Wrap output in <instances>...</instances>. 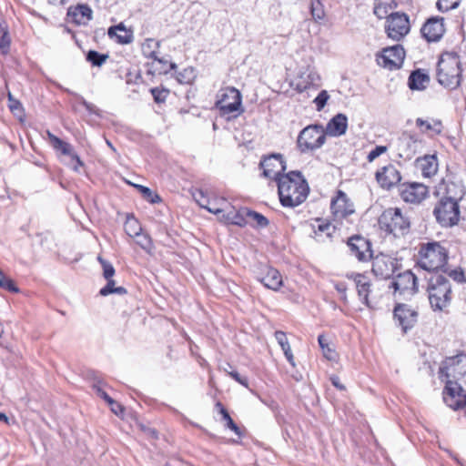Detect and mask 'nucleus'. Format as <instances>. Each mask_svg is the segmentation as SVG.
Instances as JSON below:
<instances>
[{"mask_svg": "<svg viewBox=\"0 0 466 466\" xmlns=\"http://www.w3.org/2000/svg\"><path fill=\"white\" fill-rule=\"evenodd\" d=\"M193 198L196 200V202L203 208H205V207L208 205V202L210 200L202 189H197L193 193Z\"/></svg>", "mask_w": 466, "mask_h": 466, "instance_id": "603ef678", "label": "nucleus"}, {"mask_svg": "<svg viewBox=\"0 0 466 466\" xmlns=\"http://www.w3.org/2000/svg\"><path fill=\"white\" fill-rule=\"evenodd\" d=\"M421 140H420L415 135L409 133L402 134L397 141L396 148L400 157L410 160L419 151L420 147Z\"/></svg>", "mask_w": 466, "mask_h": 466, "instance_id": "dca6fc26", "label": "nucleus"}, {"mask_svg": "<svg viewBox=\"0 0 466 466\" xmlns=\"http://www.w3.org/2000/svg\"><path fill=\"white\" fill-rule=\"evenodd\" d=\"M405 57L404 48L400 45L384 48L380 55L377 56L376 61L379 66L389 70L399 69Z\"/></svg>", "mask_w": 466, "mask_h": 466, "instance_id": "f8f14e48", "label": "nucleus"}, {"mask_svg": "<svg viewBox=\"0 0 466 466\" xmlns=\"http://www.w3.org/2000/svg\"><path fill=\"white\" fill-rule=\"evenodd\" d=\"M97 259L103 268L104 278L106 279H112L116 272L112 264L106 261V259L102 258L100 256L97 258Z\"/></svg>", "mask_w": 466, "mask_h": 466, "instance_id": "de8ad7c7", "label": "nucleus"}, {"mask_svg": "<svg viewBox=\"0 0 466 466\" xmlns=\"http://www.w3.org/2000/svg\"><path fill=\"white\" fill-rule=\"evenodd\" d=\"M427 291L431 308L443 310L451 300V286L448 278L439 272L431 273Z\"/></svg>", "mask_w": 466, "mask_h": 466, "instance_id": "7ed1b4c3", "label": "nucleus"}, {"mask_svg": "<svg viewBox=\"0 0 466 466\" xmlns=\"http://www.w3.org/2000/svg\"><path fill=\"white\" fill-rule=\"evenodd\" d=\"M309 188L299 171H291L279 178L278 192L282 206L295 208L304 202Z\"/></svg>", "mask_w": 466, "mask_h": 466, "instance_id": "f257e3e1", "label": "nucleus"}, {"mask_svg": "<svg viewBox=\"0 0 466 466\" xmlns=\"http://www.w3.org/2000/svg\"><path fill=\"white\" fill-rule=\"evenodd\" d=\"M376 180L381 187L390 189L398 185L401 180V176L397 167L389 164L376 172Z\"/></svg>", "mask_w": 466, "mask_h": 466, "instance_id": "4be33fe9", "label": "nucleus"}, {"mask_svg": "<svg viewBox=\"0 0 466 466\" xmlns=\"http://www.w3.org/2000/svg\"><path fill=\"white\" fill-rule=\"evenodd\" d=\"M461 0H438L437 8L441 12H448L458 7Z\"/></svg>", "mask_w": 466, "mask_h": 466, "instance_id": "49530a36", "label": "nucleus"}, {"mask_svg": "<svg viewBox=\"0 0 466 466\" xmlns=\"http://www.w3.org/2000/svg\"><path fill=\"white\" fill-rule=\"evenodd\" d=\"M394 0H375L373 12L379 19L387 18L395 7Z\"/></svg>", "mask_w": 466, "mask_h": 466, "instance_id": "72a5a7b5", "label": "nucleus"}, {"mask_svg": "<svg viewBox=\"0 0 466 466\" xmlns=\"http://www.w3.org/2000/svg\"><path fill=\"white\" fill-rule=\"evenodd\" d=\"M445 197L442 198L454 200L458 203L465 195V187L461 179L454 176H449L445 180Z\"/></svg>", "mask_w": 466, "mask_h": 466, "instance_id": "393cba45", "label": "nucleus"}, {"mask_svg": "<svg viewBox=\"0 0 466 466\" xmlns=\"http://www.w3.org/2000/svg\"><path fill=\"white\" fill-rule=\"evenodd\" d=\"M260 167L263 169L265 177L279 183V178L284 176L282 173L286 170V164L281 154H272L261 160Z\"/></svg>", "mask_w": 466, "mask_h": 466, "instance_id": "4468645a", "label": "nucleus"}, {"mask_svg": "<svg viewBox=\"0 0 466 466\" xmlns=\"http://www.w3.org/2000/svg\"><path fill=\"white\" fill-rule=\"evenodd\" d=\"M153 46L159 47V42H155L153 39H147L142 45V51L145 56L151 59H157V52L152 49Z\"/></svg>", "mask_w": 466, "mask_h": 466, "instance_id": "a19ab883", "label": "nucleus"}, {"mask_svg": "<svg viewBox=\"0 0 466 466\" xmlns=\"http://www.w3.org/2000/svg\"><path fill=\"white\" fill-rule=\"evenodd\" d=\"M228 375L234 379L236 381H238L239 384L248 387V381L246 377H242L238 371L231 370L228 372Z\"/></svg>", "mask_w": 466, "mask_h": 466, "instance_id": "052dcab7", "label": "nucleus"}, {"mask_svg": "<svg viewBox=\"0 0 466 466\" xmlns=\"http://www.w3.org/2000/svg\"><path fill=\"white\" fill-rule=\"evenodd\" d=\"M387 151V147L385 146H377L375 148H373L367 157V160L371 163L373 162L377 157H379L380 155L385 153Z\"/></svg>", "mask_w": 466, "mask_h": 466, "instance_id": "4d7b16f0", "label": "nucleus"}, {"mask_svg": "<svg viewBox=\"0 0 466 466\" xmlns=\"http://www.w3.org/2000/svg\"><path fill=\"white\" fill-rule=\"evenodd\" d=\"M216 408L218 410V412L222 416V420H225L226 418L229 416L228 410L224 408V406L220 402L216 403Z\"/></svg>", "mask_w": 466, "mask_h": 466, "instance_id": "69168bd1", "label": "nucleus"}, {"mask_svg": "<svg viewBox=\"0 0 466 466\" xmlns=\"http://www.w3.org/2000/svg\"><path fill=\"white\" fill-rule=\"evenodd\" d=\"M107 58V56L99 54L96 51L91 50L87 53L86 59L93 66H101Z\"/></svg>", "mask_w": 466, "mask_h": 466, "instance_id": "c03bdc74", "label": "nucleus"}, {"mask_svg": "<svg viewBox=\"0 0 466 466\" xmlns=\"http://www.w3.org/2000/svg\"><path fill=\"white\" fill-rule=\"evenodd\" d=\"M399 191L401 198L410 203H420L428 193L427 187L420 183L401 184Z\"/></svg>", "mask_w": 466, "mask_h": 466, "instance_id": "aec40b11", "label": "nucleus"}, {"mask_svg": "<svg viewBox=\"0 0 466 466\" xmlns=\"http://www.w3.org/2000/svg\"><path fill=\"white\" fill-rule=\"evenodd\" d=\"M386 32L390 38L395 41L402 39L410 29L407 15L391 13L387 19Z\"/></svg>", "mask_w": 466, "mask_h": 466, "instance_id": "9b49d317", "label": "nucleus"}, {"mask_svg": "<svg viewBox=\"0 0 466 466\" xmlns=\"http://www.w3.org/2000/svg\"><path fill=\"white\" fill-rule=\"evenodd\" d=\"M275 338L283 351L289 350V349H290V345L289 343V340L287 339L285 332L280 331V330L276 331Z\"/></svg>", "mask_w": 466, "mask_h": 466, "instance_id": "5fc2aeb1", "label": "nucleus"}, {"mask_svg": "<svg viewBox=\"0 0 466 466\" xmlns=\"http://www.w3.org/2000/svg\"><path fill=\"white\" fill-rule=\"evenodd\" d=\"M416 126L420 128L422 133L430 136L440 135L442 132V123L439 119H422L418 117L416 119Z\"/></svg>", "mask_w": 466, "mask_h": 466, "instance_id": "c85d7f7f", "label": "nucleus"}, {"mask_svg": "<svg viewBox=\"0 0 466 466\" xmlns=\"http://www.w3.org/2000/svg\"><path fill=\"white\" fill-rule=\"evenodd\" d=\"M299 78L300 80L297 83V89L299 92H303L311 85H315L319 81V76L316 72L309 71L308 73H303Z\"/></svg>", "mask_w": 466, "mask_h": 466, "instance_id": "f704fd0d", "label": "nucleus"}, {"mask_svg": "<svg viewBox=\"0 0 466 466\" xmlns=\"http://www.w3.org/2000/svg\"><path fill=\"white\" fill-rule=\"evenodd\" d=\"M461 65L459 56L453 52L443 53L437 65V80L442 86L456 89L461 81Z\"/></svg>", "mask_w": 466, "mask_h": 466, "instance_id": "f03ea898", "label": "nucleus"}, {"mask_svg": "<svg viewBox=\"0 0 466 466\" xmlns=\"http://www.w3.org/2000/svg\"><path fill=\"white\" fill-rule=\"evenodd\" d=\"M0 287L14 293H17L19 291L18 288L15 286L14 281L4 275V273L0 270Z\"/></svg>", "mask_w": 466, "mask_h": 466, "instance_id": "a18cd8bd", "label": "nucleus"}, {"mask_svg": "<svg viewBox=\"0 0 466 466\" xmlns=\"http://www.w3.org/2000/svg\"><path fill=\"white\" fill-rule=\"evenodd\" d=\"M109 405L111 407V410L115 414L118 415V414L123 412V407L119 403H117L116 401H115V404H109Z\"/></svg>", "mask_w": 466, "mask_h": 466, "instance_id": "338daca9", "label": "nucleus"}, {"mask_svg": "<svg viewBox=\"0 0 466 466\" xmlns=\"http://www.w3.org/2000/svg\"><path fill=\"white\" fill-rule=\"evenodd\" d=\"M46 136L49 144L56 151H60L63 155L69 156L73 160L76 161V165L73 167L75 171H78L80 167L84 166L83 161L79 156L74 151L73 147L52 134L49 130L46 131Z\"/></svg>", "mask_w": 466, "mask_h": 466, "instance_id": "412c9836", "label": "nucleus"}, {"mask_svg": "<svg viewBox=\"0 0 466 466\" xmlns=\"http://www.w3.org/2000/svg\"><path fill=\"white\" fill-rule=\"evenodd\" d=\"M225 427L230 429L233 431L238 436H241L242 432L239 429V427L234 422L230 415L225 419Z\"/></svg>", "mask_w": 466, "mask_h": 466, "instance_id": "13d9d810", "label": "nucleus"}, {"mask_svg": "<svg viewBox=\"0 0 466 466\" xmlns=\"http://www.w3.org/2000/svg\"><path fill=\"white\" fill-rule=\"evenodd\" d=\"M396 258L380 253L372 258V273L381 279H390L400 268Z\"/></svg>", "mask_w": 466, "mask_h": 466, "instance_id": "9d476101", "label": "nucleus"}, {"mask_svg": "<svg viewBox=\"0 0 466 466\" xmlns=\"http://www.w3.org/2000/svg\"><path fill=\"white\" fill-rule=\"evenodd\" d=\"M8 98H9L10 110L14 113L21 112V110H22L21 103L18 100L13 98L10 93L8 94Z\"/></svg>", "mask_w": 466, "mask_h": 466, "instance_id": "bf43d9fd", "label": "nucleus"}, {"mask_svg": "<svg viewBox=\"0 0 466 466\" xmlns=\"http://www.w3.org/2000/svg\"><path fill=\"white\" fill-rule=\"evenodd\" d=\"M380 228L395 238L407 235L410 228V220L399 208L385 209L379 218Z\"/></svg>", "mask_w": 466, "mask_h": 466, "instance_id": "20e7f679", "label": "nucleus"}, {"mask_svg": "<svg viewBox=\"0 0 466 466\" xmlns=\"http://www.w3.org/2000/svg\"><path fill=\"white\" fill-rule=\"evenodd\" d=\"M420 32L428 42L440 40L445 32L443 18L431 17L428 19Z\"/></svg>", "mask_w": 466, "mask_h": 466, "instance_id": "5701e85b", "label": "nucleus"}, {"mask_svg": "<svg viewBox=\"0 0 466 466\" xmlns=\"http://www.w3.org/2000/svg\"><path fill=\"white\" fill-rule=\"evenodd\" d=\"M433 214L442 227H452L460 218L459 205L454 200L441 198L434 208Z\"/></svg>", "mask_w": 466, "mask_h": 466, "instance_id": "6e6552de", "label": "nucleus"}, {"mask_svg": "<svg viewBox=\"0 0 466 466\" xmlns=\"http://www.w3.org/2000/svg\"><path fill=\"white\" fill-rule=\"evenodd\" d=\"M150 91L154 97L155 102L157 103L165 102L169 94L167 89H160L158 87L152 88Z\"/></svg>", "mask_w": 466, "mask_h": 466, "instance_id": "3c124183", "label": "nucleus"}, {"mask_svg": "<svg viewBox=\"0 0 466 466\" xmlns=\"http://www.w3.org/2000/svg\"><path fill=\"white\" fill-rule=\"evenodd\" d=\"M125 231L129 237L135 238L142 231V228L137 219L134 217H127L125 223Z\"/></svg>", "mask_w": 466, "mask_h": 466, "instance_id": "4c0bfd02", "label": "nucleus"}, {"mask_svg": "<svg viewBox=\"0 0 466 466\" xmlns=\"http://www.w3.org/2000/svg\"><path fill=\"white\" fill-rule=\"evenodd\" d=\"M430 77L420 70L413 71L408 80L409 87L412 90H423L426 88Z\"/></svg>", "mask_w": 466, "mask_h": 466, "instance_id": "473e14b6", "label": "nucleus"}, {"mask_svg": "<svg viewBox=\"0 0 466 466\" xmlns=\"http://www.w3.org/2000/svg\"><path fill=\"white\" fill-rule=\"evenodd\" d=\"M0 49L3 54H7L10 47V37L8 35V31H5L0 34Z\"/></svg>", "mask_w": 466, "mask_h": 466, "instance_id": "6e6d98bb", "label": "nucleus"}, {"mask_svg": "<svg viewBox=\"0 0 466 466\" xmlns=\"http://www.w3.org/2000/svg\"><path fill=\"white\" fill-rule=\"evenodd\" d=\"M68 93L74 95L79 103L83 105L90 114L99 116V109L94 104L87 102L82 96L78 94L72 93L70 91H68Z\"/></svg>", "mask_w": 466, "mask_h": 466, "instance_id": "09e8293b", "label": "nucleus"}, {"mask_svg": "<svg viewBox=\"0 0 466 466\" xmlns=\"http://www.w3.org/2000/svg\"><path fill=\"white\" fill-rule=\"evenodd\" d=\"M259 281L268 289L272 290H279V289L282 286V278L279 272L273 268H268L267 270V274L259 279Z\"/></svg>", "mask_w": 466, "mask_h": 466, "instance_id": "2f4dec72", "label": "nucleus"}, {"mask_svg": "<svg viewBox=\"0 0 466 466\" xmlns=\"http://www.w3.org/2000/svg\"><path fill=\"white\" fill-rule=\"evenodd\" d=\"M247 208H241L237 209L235 207L231 206L228 203V206L225 208L222 215L219 217V219L227 224H232L238 227H244L248 225V214Z\"/></svg>", "mask_w": 466, "mask_h": 466, "instance_id": "b1692460", "label": "nucleus"}, {"mask_svg": "<svg viewBox=\"0 0 466 466\" xmlns=\"http://www.w3.org/2000/svg\"><path fill=\"white\" fill-rule=\"evenodd\" d=\"M466 375V355L460 354L447 358L440 367V377L442 380H457Z\"/></svg>", "mask_w": 466, "mask_h": 466, "instance_id": "1a4fd4ad", "label": "nucleus"}, {"mask_svg": "<svg viewBox=\"0 0 466 466\" xmlns=\"http://www.w3.org/2000/svg\"><path fill=\"white\" fill-rule=\"evenodd\" d=\"M448 275L457 282H462L464 280V274L461 270L452 269Z\"/></svg>", "mask_w": 466, "mask_h": 466, "instance_id": "0e129e2a", "label": "nucleus"}, {"mask_svg": "<svg viewBox=\"0 0 466 466\" xmlns=\"http://www.w3.org/2000/svg\"><path fill=\"white\" fill-rule=\"evenodd\" d=\"M67 15L77 25H85L92 18V10L87 5H78L68 9Z\"/></svg>", "mask_w": 466, "mask_h": 466, "instance_id": "bb28decb", "label": "nucleus"}, {"mask_svg": "<svg viewBox=\"0 0 466 466\" xmlns=\"http://www.w3.org/2000/svg\"><path fill=\"white\" fill-rule=\"evenodd\" d=\"M348 128V117L344 114H337L327 124L326 134L331 137L344 135Z\"/></svg>", "mask_w": 466, "mask_h": 466, "instance_id": "a878e982", "label": "nucleus"}, {"mask_svg": "<svg viewBox=\"0 0 466 466\" xmlns=\"http://www.w3.org/2000/svg\"><path fill=\"white\" fill-rule=\"evenodd\" d=\"M326 140L321 126L312 125L305 127L298 137V146L302 152L319 148Z\"/></svg>", "mask_w": 466, "mask_h": 466, "instance_id": "0eeeda50", "label": "nucleus"}, {"mask_svg": "<svg viewBox=\"0 0 466 466\" xmlns=\"http://www.w3.org/2000/svg\"><path fill=\"white\" fill-rule=\"evenodd\" d=\"M394 319L403 332L413 328L418 320V312L406 304H397L393 310Z\"/></svg>", "mask_w": 466, "mask_h": 466, "instance_id": "a211bd4d", "label": "nucleus"}, {"mask_svg": "<svg viewBox=\"0 0 466 466\" xmlns=\"http://www.w3.org/2000/svg\"><path fill=\"white\" fill-rule=\"evenodd\" d=\"M106 285L99 290L101 296H108L110 294L124 295L127 294V289L124 287H116V282L113 279H106Z\"/></svg>", "mask_w": 466, "mask_h": 466, "instance_id": "c9c22d12", "label": "nucleus"}, {"mask_svg": "<svg viewBox=\"0 0 466 466\" xmlns=\"http://www.w3.org/2000/svg\"><path fill=\"white\" fill-rule=\"evenodd\" d=\"M247 218L248 224L251 226L256 225L260 228H265L268 225V220L266 217L250 209H248Z\"/></svg>", "mask_w": 466, "mask_h": 466, "instance_id": "e433bc0d", "label": "nucleus"}, {"mask_svg": "<svg viewBox=\"0 0 466 466\" xmlns=\"http://www.w3.org/2000/svg\"><path fill=\"white\" fill-rule=\"evenodd\" d=\"M310 11H311V15L315 20H321L325 16L323 5L321 4V2L319 0H311Z\"/></svg>", "mask_w": 466, "mask_h": 466, "instance_id": "37998d69", "label": "nucleus"}, {"mask_svg": "<svg viewBox=\"0 0 466 466\" xmlns=\"http://www.w3.org/2000/svg\"><path fill=\"white\" fill-rule=\"evenodd\" d=\"M107 34L110 38H116L121 45L130 44L134 38L132 31L127 30L122 23L109 27Z\"/></svg>", "mask_w": 466, "mask_h": 466, "instance_id": "cd10ccee", "label": "nucleus"}, {"mask_svg": "<svg viewBox=\"0 0 466 466\" xmlns=\"http://www.w3.org/2000/svg\"><path fill=\"white\" fill-rule=\"evenodd\" d=\"M228 206V202L225 198H220L218 200H209L208 205L205 208L219 218Z\"/></svg>", "mask_w": 466, "mask_h": 466, "instance_id": "58836bf2", "label": "nucleus"}, {"mask_svg": "<svg viewBox=\"0 0 466 466\" xmlns=\"http://www.w3.org/2000/svg\"><path fill=\"white\" fill-rule=\"evenodd\" d=\"M318 222L319 224L317 229L315 230V234L319 235L324 233L327 235V237H330L334 229V227H332L330 223L319 219L318 220Z\"/></svg>", "mask_w": 466, "mask_h": 466, "instance_id": "8fccbe9b", "label": "nucleus"}, {"mask_svg": "<svg viewBox=\"0 0 466 466\" xmlns=\"http://www.w3.org/2000/svg\"><path fill=\"white\" fill-rule=\"evenodd\" d=\"M421 173L426 177L434 176L438 171V160L435 155H426L417 159Z\"/></svg>", "mask_w": 466, "mask_h": 466, "instance_id": "c756f323", "label": "nucleus"}, {"mask_svg": "<svg viewBox=\"0 0 466 466\" xmlns=\"http://www.w3.org/2000/svg\"><path fill=\"white\" fill-rule=\"evenodd\" d=\"M192 69L187 68L177 76V80L180 83H189L191 79Z\"/></svg>", "mask_w": 466, "mask_h": 466, "instance_id": "e2e57ef3", "label": "nucleus"}, {"mask_svg": "<svg viewBox=\"0 0 466 466\" xmlns=\"http://www.w3.org/2000/svg\"><path fill=\"white\" fill-rule=\"evenodd\" d=\"M419 266L431 273L439 272L447 262L448 253L438 242L422 244L419 251Z\"/></svg>", "mask_w": 466, "mask_h": 466, "instance_id": "39448f33", "label": "nucleus"}, {"mask_svg": "<svg viewBox=\"0 0 466 466\" xmlns=\"http://www.w3.org/2000/svg\"><path fill=\"white\" fill-rule=\"evenodd\" d=\"M330 209L334 218L337 219L346 218L355 211L353 203L341 190H339L336 198L332 199Z\"/></svg>", "mask_w": 466, "mask_h": 466, "instance_id": "6ab92c4d", "label": "nucleus"}, {"mask_svg": "<svg viewBox=\"0 0 466 466\" xmlns=\"http://www.w3.org/2000/svg\"><path fill=\"white\" fill-rule=\"evenodd\" d=\"M353 280L356 284L358 295L360 300L367 306H369V294L370 292V282L368 279L361 274H355Z\"/></svg>", "mask_w": 466, "mask_h": 466, "instance_id": "7c9ffc66", "label": "nucleus"}, {"mask_svg": "<svg viewBox=\"0 0 466 466\" xmlns=\"http://www.w3.org/2000/svg\"><path fill=\"white\" fill-rule=\"evenodd\" d=\"M443 390V400L450 408L458 410L466 404V393L455 380H447Z\"/></svg>", "mask_w": 466, "mask_h": 466, "instance_id": "ddd939ff", "label": "nucleus"}, {"mask_svg": "<svg viewBox=\"0 0 466 466\" xmlns=\"http://www.w3.org/2000/svg\"><path fill=\"white\" fill-rule=\"evenodd\" d=\"M241 104L242 96L237 88L226 87L219 90L216 106L222 115L237 113L234 116H238L243 111L241 109Z\"/></svg>", "mask_w": 466, "mask_h": 466, "instance_id": "423d86ee", "label": "nucleus"}, {"mask_svg": "<svg viewBox=\"0 0 466 466\" xmlns=\"http://www.w3.org/2000/svg\"><path fill=\"white\" fill-rule=\"evenodd\" d=\"M318 340H319V344L320 348L323 350H325L327 348H329L327 339L323 335H319L318 338Z\"/></svg>", "mask_w": 466, "mask_h": 466, "instance_id": "774afa93", "label": "nucleus"}, {"mask_svg": "<svg viewBox=\"0 0 466 466\" xmlns=\"http://www.w3.org/2000/svg\"><path fill=\"white\" fill-rule=\"evenodd\" d=\"M136 243L147 252H150L153 248V243L151 238L147 234H143L142 232L136 237Z\"/></svg>", "mask_w": 466, "mask_h": 466, "instance_id": "79ce46f5", "label": "nucleus"}, {"mask_svg": "<svg viewBox=\"0 0 466 466\" xmlns=\"http://www.w3.org/2000/svg\"><path fill=\"white\" fill-rule=\"evenodd\" d=\"M348 247L350 255L354 256L359 261H367L372 258L371 244L364 237L356 235L349 238Z\"/></svg>", "mask_w": 466, "mask_h": 466, "instance_id": "f3484780", "label": "nucleus"}, {"mask_svg": "<svg viewBox=\"0 0 466 466\" xmlns=\"http://www.w3.org/2000/svg\"><path fill=\"white\" fill-rule=\"evenodd\" d=\"M94 390H96V394L104 399L108 404H115V400L106 392L104 391L99 386L94 385Z\"/></svg>", "mask_w": 466, "mask_h": 466, "instance_id": "680f3d73", "label": "nucleus"}, {"mask_svg": "<svg viewBox=\"0 0 466 466\" xmlns=\"http://www.w3.org/2000/svg\"><path fill=\"white\" fill-rule=\"evenodd\" d=\"M329 98V96L326 90H322L319 93L317 97L314 99V103L319 111L321 110L325 106Z\"/></svg>", "mask_w": 466, "mask_h": 466, "instance_id": "864d4df0", "label": "nucleus"}, {"mask_svg": "<svg viewBox=\"0 0 466 466\" xmlns=\"http://www.w3.org/2000/svg\"><path fill=\"white\" fill-rule=\"evenodd\" d=\"M135 187L141 192L143 198L148 202L156 204L161 201L159 195L153 192L149 187L142 185H135Z\"/></svg>", "mask_w": 466, "mask_h": 466, "instance_id": "ea45409f", "label": "nucleus"}, {"mask_svg": "<svg viewBox=\"0 0 466 466\" xmlns=\"http://www.w3.org/2000/svg\"><path fill=\"white\" fill-rule=\"evenodd\" d=\"M390 287L395 293L412 296L418 291L417 278L410 270H405L396 276Z\"/></svg>", "mask_w": 466, "mask_h": 466, "instance_id": "2eb2a0df", "label": "nucleus"}]
</instances>
